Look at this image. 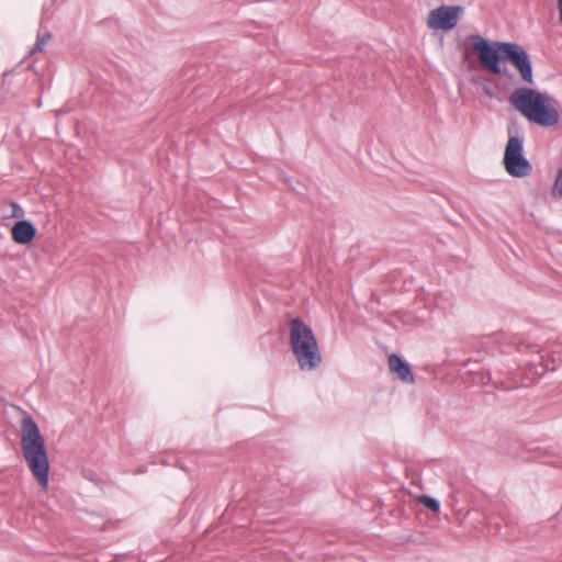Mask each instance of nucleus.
I'll list each match as a JSON object with an SVG mask.
<instances>
[{
    "label": "nucleus",
    "instance_id": "nucleus-4",
    "mask_svg": "<svg viewBox=\"0 0 562 562\" xmlns=\"http://www.w3.org/2000/svg\"><path fill=\"white\" fill-rule=\"evenodd\" d=\"M289 326L290 344L299 367L308 371L316 369L322 362V355L313 330L300 318H293Z\"/></svg>",
    "mask_w": 562,
    "mask_h": 562
},
{
    "label": "nucleus",
    "instance_id": "nucleus-11",
    "mask_svg": "<svg viewBox=\"0 0 562 562\" xmlns=\"http://www.w3.org/2000/svg\"><path fill=\"white\" fill-rule=\"evenodd\" d=\"M551 194L557 200L562 198V167L559 169L557 173L555 180L551 189Z\"/></svg>",
    "mask_w": 562,
    "mask_h": 562
},
{
    "label": "nucleus",
    "instance_id": "nucleus-13",
    "mask_svg": "<svg viewBox=\"0 0 562 562\" xmlns=\"http://www.w3.org/2000/svg\"><path fill=\"white\" fill-rule=\"evenodd\" d=\"M558 10H559V21L562 24V0H557Z\"/></svg>",
    "mask_w": 562,
    "mask_h": 562
},
{
    "label": "nucleus",
    "instance_id": "nucleus-5",
    "mask_svg": "<svg viewBox=\"0 0 562 562\" xmlns=\"http://www.w3.org/2000/svg\"><path fill=\"white\" fill-rule=\"evenodd\" d=\"M504 166L508 175L524 178L531 173L532 167L524 156V137L513 127H508V140L504 151Z\"/></svg>",
    "mask_w": 562,
    "mask_h": 562
},
{
    "label": "nucleus",
    "instance_id": "nucleus-6",
    "mask_svg": "<svg viewBox=\"0 0 562 562\" xmlns=\"http://www.w3.org/2000/svg\"><path fill=\"white\" fill-rule=\"evenodd\" d=\"M463 11L461 5H440L429 11L426 25L434 31H450L457 26Z\"/></svg>",
    "mask_w": 562,
    "mask_h": 562
},
{
    "label": "nucleus",
    "instance_id": "nucleus-3",
    "mask_svg": "<svg viewBox=\"0 0 562 562\" xmlns=\"http://www.w3.org/2000/svg\"><path fill=\"white\" fill-rule=\"evenodd\" d=\"M21 448L24 460L42 487L48 485L49 460L44 438L37 424L31 417L21 425Z\"/></svg>",
    "mask_w": 562,
    "mask_h": 562
},
{
    "label": "nucleus",
    "instance_id": "nucleus-1",
    "mask_svg": "<svg viewBox=\"0 0 562 562\" xmlns=\"http://www.w3.org/2000/svg\"><path fill=\"white\" fill-rule=\"evenodd\" d=\"M469 40L472 43V49L476 54L480 63L491 74L506 76L507 70L501 66V61H509L519 71L525 82H533L532 66L529 55L520 45L497 41L488 43L480 34H471Z\"/></svg>",
    "mask_w": 562,
    "mask_h": 562
},
{
    "label": "nucleus",
    "instance_id": "nucleus-2",
    "mask_svg": "<svg viewBox=\"0 0 562 562\" xmlns=\"http://www.w3.org/2000/svg\"><path fill=\"white\" fill-rule=\"evenodd\" d=\"M508 100L525 119L539 126L551 127L560 121L558 102L549 94L521 87L515 89Z\"/></svg>",
    "mask_w": 562,
    "mask_h": 562
},
{
    "label": "nucleus",
    "instance_id": "nucleus-7",
    "mask_svg": "<svg viewBox=\"0 0 562 562\" xmlns=\"http://www.w3.org/2000/svg\"><path fill=\"white\" fill-rule=\"evenodd\" d=\"M11 234L16 244L26 245L35 237L36 228L30 221H19L13 225Z\"/></svg>",
    "mask_w": 562,
    "mask_h": 562
},
{
    "label": "nucleus",
    "instance_id": "nucleus-10",
    "mask_svg": "<svg viewBox=\"0 0 562 562\" xmlns=\"http://www.w3.org/2000/svg\"><path fill=\"white\" fill-rule=\"evenodd\" d=\"M419 503H422L426 508L434 513H438L440 510V503L430 496L423 495L418 498Z\"/></svg>",
    "mask_w": 562,
    "mask_h": 562
},
{
    "label": "nucleus",
    "instance_id": "nucleus-8",
    "mask_svg": "<svg viewBox=\"0 0 562 562\" xmlns=\"http://www.w3.org/2000/svg\"><path fill=\"white\" fill-rule=\"evenodd\" d=\"M389 367L391 372L396 373L398 379L405 383H413L414 375L411 371L409 366L404 362L397 355L392 353L389 357Z\"/></svg>",
    "mask_w": 562,
    "mask_h": 562
},
{
    "label": "nucleus",
    "instance_id": "nucleus-12",
    "mask_svg": "<svg viewBox=\"0 0 562 562\" xmlns=\"http://www.w3.org/2000/svg\"><path fill=\"white\" fill-rule=\"evenodd\" d=\"M10 206L12 209V217H22L24 215L23 209L16 202H11Z\"/></svg>",
    "mask_w": 562,
    "mask_h": 562
},
{
    "label": "nucleus",
    "instance_id": "nucleus-9",
    "mask_svg": "<svg viewBox=\"0 0 562 562\" xmlns=\"http://www.w3.org/2000/svg\"><path fill=\"white\" fill-rule=\"evenodd\" d=\"M49 40V32H38L32 53L42 52Z\"/></svg>",
    "mask_w": 562,
    "mask_h": 562
}]
</instances>
